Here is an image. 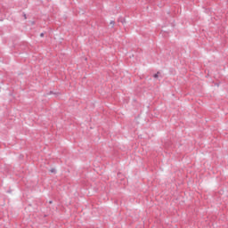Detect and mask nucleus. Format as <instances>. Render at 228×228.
I'll return each instance as SVG.
<instances>
[{"label":"nucleus","mask_w":228,"mask_h":228,"mask_svg":"<svg viewBox=\"0 0 228 228\" xmlns=\"http://www.w3.org/2000/svg\"><path fill=\"white\" fill-rule=\"evenodd\" d=\"M50 172H51V174H56V169L55 168H52V169H50Z\"/></svg>","instance_id":"1"},{"label":"nucleus","mask_w":228,"mask_h":228,"mask_svg":"<svg viewBox=\"0 0 228 228\" xmlns=\"http://www.w3.org/2000/svg\"><path fill=\"white\" fill-rule=\"evenodd\" d=\"M159 72L156 73V74L153 76V77L158 78V77H159Z\"/></svg>","instance_id":"2"},{"label":"nucleus","mask_w":228,"mask_h":228,"mask_svg":"<svg viewBox=\"0 0 228 228\" xmlns=\"http://www.w3.org/2000/svg\"><path fill=\"white\" fill-rule=\"evenodd\" d=\"M40 37H44V33H41V34H40Z\"/></svg>","instance_id":"3"},{"label":"nucleus","mask_w":228,"mask_h":228,"mask_svg":"<svg viewBox=\"0 0 228 228\" xmlns=\"http://www.w3.org/2000/svg\"><path fill=\"white\" fill-rule=\"evenodd\" d=\"M111 24H115V21H112Z\"/></svg>","instance_id":"4"}]
</instances>
